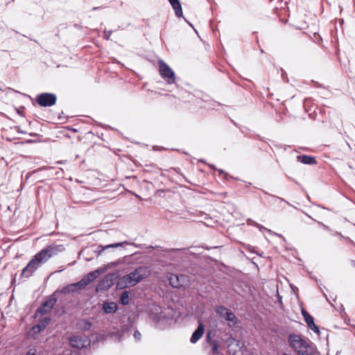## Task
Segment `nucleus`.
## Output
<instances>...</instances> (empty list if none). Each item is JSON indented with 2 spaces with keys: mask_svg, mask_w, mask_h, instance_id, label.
<instances>
[{
  "mask_svg": "<svg viewBox=\"0 0 355 355\" xmlns=\"http://www.w3.org/2000/svg\"><path fill=\"white\" fill-rule=\"evenodd\" d=\"M64 250V247L61 244H51L37 253L28 262L22 270V276L26 278L31 277L33 273L48 260Z\"/></svg>",
  "mask_w": 355,
  "mask_h": 355,
  "instance_id": "nucleus-1",
  "label": "nucleus"
},
{
  "mask_svg": "<svg viewBox=\"0 0 355 355\" xmlns=\"http://www.w3.org/2000/svg\"><path fill=\"white\" fill-rule=\"evenodd\" d=\"M291 347L297 355H311L314 354V348L308 340L303 339L297 334H291L288 337Z\"/></svg>",
  "mask_w": 355,
  "mask_h": 355,
  "instance_id": "nucleus-2",
  "label": "nucleus"
},
{
  "mask_svg": "<svg viewBox=\"0 0 355 355\" xmlns=\"http://www.w3.org/2000/svg\"><path fill=\"white\" fill-rule=\"evenodd\" d=\"M149 274V270L146 267H139L133 272H131L127 275H125L121 279V281L125 286H135L140 281L146 278Z\"/></svg>",
  "mask_w": 355,
  "mask_h": 355,
  "instance_id": "nucleus-3",
  "label": "nucleus"
},
{
  "mask_svg": "<svg viewBox=\"0 0 355 355\" xmlns=\"http://www.w3.org/2000/svg\"><path fill=\"white\" fill-rule=\"evenodd\" d=\"M216 313L222 318L225 320L230 327H234L239 323V319L228 308L219 306L215 309Z\"/></svg>",
  "mask_w": 355,
  "mask_h": 355,
  "instance_id": "nucleus-4",
  "label": "nucleus"
},
{
  "mask_svg": "<svg viewBox=\"0 0 355 355\" xmlns=\"http://www.w3.org/2000/svg\"><path fill=\"white\" fill-rule=\"evenodd\" d=\"M103 272V269H97L87 274L81 280L75 283L77 290L85 288L87 285L93 282Z\"/></svg>",
  "mask_w": 355,
  "mask_h": 355,
  "instance_id": "nucleus-5",
  "label": "nucleus"
},
{
  "mask_svg": "<svg viewBox=\"0 0 355 355\" xmlns=\"http://www.w3.org/2000/svg\"><path fill=\"white\" fill-rule=\"evenodd\" d=\"M56 96L51 93H43L36 97V102L41 107H51L56 103Z\"/></svg>",
  "mask_w": 355,
  "mask_h": 355,
  "instance_id": "nucleus-6",
  "label": "nucleus"
},
{
  "mask_svg": "<svg viewBox=\"0 0 355 355\" xmlns=\"http://www.w3.org/2000/svg\"><path fill=\"white\" fill-rule=\"evenodd\" d=\"M159 68L161 76L165 79L168 83L171 84L175 82V73L167 64L161 60L159 62Z\"/></svg>",
  "mask_w": 355,
  "mask_h": 355,
  "instance_id": "nucleus-7",
  "label": "nucleus"
},
{
  "mask_svg": "<svg viewBox=\"0 0 355 355\" xmlns=\"http://www.w3.org/2000/svg\"><path fill=\"white\" fill-rule=\"evenodd\" d=\"M170 284L173 288H180L187 284L188 279L185 275H178L176 274L170 273L168 276Z\"/></svg>",
  "mask_w": 355,
  "mask_h": 355,
  "instance_id": "nucleus-8",
  "label": "nucleus"
},
{
  "mask_svg": "<svg viewBox=\"0 0 355 355\" xmlns=\"http://www.w3.org/2000/svg\"><path fill=\"white\" fill-rule=\"evenodd\" d=\"M73 347L78 349L86 348L90 345V340L86 336H74L69 340Z\"/></svg>",
  "mask_w": 355,
  "mask_h": 355,
  "instance_id": "nucleus-9",
  "label": "nucleus"
},
{
  "mask_svg": "<svg viewBox=\"0 0 355 355\" xmlns=\"http://www.w3.org/2000/svg\"><path fill=\"white\" fill-rule=\"evenodd\" d=\"M124 244H130V243L127 241H123V242L116 243L110 244V245H98L97 249L95 251V252L97 253L98 256H99L104 250H105L107 249L122 247Z\"/></svg>",
  "mask_w": 355,
  "mask_h": 355,
  "instance_id": "nucleus-10",
  "label": "nucleus"
},
{
  "mask_svg": "<svg viewBox=\"0 0 355 355\" xmlns=\"http://www.w3.org/2000/svg\"><path fill=\"white\" fill-rule=\"evenodd\" d=\"M205 331L204 326L202 323H200L198 328L193 333L190 341L191 343H196L198 341L202 336Z\"/></svg>",
  "mask_w": 355,
  "mask_h": 355,
  "instance_id": "nucleus-11",
  "label": "nucleus"
},
{
  "mask_svg": "<svg viewBox=\"0 0 355 355\" xmlns=\"http://www.w3.org/2000/svg\"><path fill=\"white\" fill-rule=\"evenodd\" d=\"M117 304L115 302H104L102 309L105 313H114L117 311Z\"/></svg>",
  "mask_w": 355,
  "mask_h": 355,
  "instance_id": "nucleus-12",
  "label": "nucleus"
},
{
  "mask_svg": "<svg viewBox=\"0 0 355 355\" xmlns=\"http://www.w3.org/2000/svg\"><path fill=\"white\" fill-rule=\"evenodd\" d=\"M172 6L175 15L178 17H182V6L179 0H168Z\"/></svg>",
  "mask_w": 355,
  "mask_h": 355,
  "instance_id": "nucleus-13",
  "label": "nucleus"
},
{
  "mask_svg": "<svg viewBox=\"0 0 355 355\" xmlns=\"http://www.w3.org/2000/svg\"><path fill=\"white\" fill-rule=\"evenodd\" d=\"M172 6L175 15L178 17H182V6L179 0H168Z\"/></svg>",
  "mask_w": 355,
  "mask_h": 355,
  "instance_id": "nucleus-14",
  "label": "nucleus"
},
{
  "mask_svg": "<svg viewBox=\"0 0 355 355\" xmlns=\"http://www.w3.org/2000/svg\"><path fill=\"white\" fill-rule=\"evenodd\" d=\"M297 159L304 164L313 165L316 164L315 158L308 155H298Z\"/></svg>",
  "mask_w": 355,
  "mask_h": 355,
  "instance_id": "nucleus-15",
  "label": "nucleus"
},
{
  "mask_svg": "<svg viewBox=\"0 0 355 355\" xmlns=\"http://www.w3.org/2000/svg\"><path fill=\"white\" fill-rule=\"evenodd\" d=\"M78 328L81 330H88L92 327V322L87 320H80L77 323Z\"/></svg>",
  "mask_w": 355,
  "mask_h": 355,
  "instance_id": "nucleus-16",
  "label": "nucleus"
},
{
  "mask_svg": "<svg viewBox=\"0 0 355 355\" xmlns=\"http://www.w3.org/2000/svg\"><path fill=\"white\" fill-rule=\"evenodd\" d=\"M302 315L304 318V320L307 324V326L311 327V324H313V322H314L313 318L304 310H302Z\"/></svg>",
  "mask_w": 355,
  "mask_h": 355,
  "instance_id": "nucleus-17",
  "label": "nucleus"
},
{
  "mask_svg": "<svg viewBox=\"0 0 355 355\" xmlns=\"http://www.w3.org/2000/svg\"><path fill=\"white\" fill-rule=\"evenodd\" d=\"M121 303L123 305H127L129 304V292L124 291L123 292L121 296Z\"/></svg>",
  "mask_w": 355,
  "mask_h": 355,
  "instance_id": "nucleus-18",
  "label": "nucleus"
},
{
  "mask_svg": "<svg viewBox=\"0 0 355 355\" xmlns=\"http://www.w3.org/2000/svg\"><path fill=\"white\" fill-rule=\"evenodd\" d=\"M55 304V299H49L46 300L45 302H44L42 304L46 306L49 310H51L52 308L54 306Z\"/></svg>",
  "mask_w": 355,
  "mask_h": 355,
  "instance_id": "nucleus-19",
  "label": "nucleus"
},
{
  "mask_svg": "<svg viewBox=\"0 0 355 355\" xmlns=\"http://www.w3.org/2000/svg\"><path fill=\"white\" fill-rule=\"evenodd\" d=\"M212 345V352L214 354H217L218 351V348L220 347V342L218 340H214L211 342Z\"/></svg>",
  "mask_w": 355,
  "mask_h": 355,
  "instance_id": "nucleus-20",
  "label": "nucleus"
},
{
  "mask_svg": "<svg viewBox=\"0 0 355 355\" xmlns=\"http://www.w3.org/2000/svg\"><path fill=\"white\" fill-rule=\"evenodd\" d=\"M51 319L49 317H45L42 320H41L39 322L41 324L42 328L45 329V327L49 324Z\"/></svg>",
  "mask_w": 355,
  "mask_h": 355,
  "instance_id": "nucleus-21",
  "label": "nucleus"
},
{
  "mask_svg": "<svg viewBox=\"0 0 355 355\" xmlns=\"http://www.w3.org/2000/svg\"><path fill=\"white\" fill-rule=\"evenodd\" d=\"M78 290L77 288L76 287L75 283L69 284L64 288V291L68 293L76 292Z\"/></svg>",
  "mask_w": 355,
  "mask_h": 355,
  "instance_id": "nucleus-22",
  "label": "nucleus"
},
{
  "mask_svg": "<svg viewBox=\"0 0 355 355\" xmlns=\"http://www.w3.org/2000/svg\"><path fill=\"white\" fill-rule=\"evenodd\" d=\"M50 310L46 308L43 304L37 309V313H40L41 314H46Z\"/></svg>",
  "mask_w": 355,
  "mask_h": 355,
  "instance_id": "nucleus-23",
  "label": "nucleus"
},
{
  "mask_svg": "<svg viewBox=\"0 0 355 355\" xmlns=\"http://www.w3.org/2000/svg\"><path fill=\"white\" fill-rule=\"evenodd\" d=\"M43 329H44V328H42L41 324H40L39 323L33 326V330L35 333H39Z\"/></svg>",
  "mask_w": 355,
  "mask_h": 355,
  "instance_id": "nucleus-24",
  "label": "nucleus"
},
{
  "mask_svg": "<svg viewBox=\"0 0 355 355\" xmlns=\"http://www.w3.org/2000/svg\"><path fill=\"white\" fill-rule=\"evenodd\" d=\"M309 329H311L312 331H313L315 333L319 334L320 330L319 327L313 322V324H311V327H308Z\"/></svg>",
  "mask_w": 355,
  "mask_h": 355,
  "instance_id": "nucleus-25",
  "label": "nucleus"
},
{
  "mask_svg": "<svg viewBox=\"0 0 355 355\" xmlns=\"http://www.w3.org/2000/svg\"><path fill=\"white\" fill-rule=\"evenodd\" d=\"M309 329H311L312 331H313L315 333L319 334L320 330L319 327L313 322V324H311V327H308Z\"/></svg>",
  "mask_w": 355,
  "mask_h": 355,
  "instance_id": "nucleus-26",
  "label": "nucleus"
},
{
  "mask_svg": "<svg viewBox=\"0 0 355 355\" xmlns=\"http://www.w3.org/2000/svg\"><path fill=\"white\" fill-rule=\"evenodd\" d=\"M166 317V315L164 313V311H161L159 315L157 316L156 320L157 321L161 320L163 318H165Z\"/></svg>",
  "mask_w": 355,
  "mask_h": 355,
  "instance_id": "nucleus-27",
  "label": "nucleus"
},
{
  "mask_svg": "<svg viewBox=\"0 0 355 355\" xmlns=\"http://www.w3.org/2000/svg\"><path fill=\"white\" fill-rule=\"evenodd\" d=\"M134 337L136 340H139L141 339V335L137 330H136L134 333Z\"/></svg>",
  "mask_w": 355,
  "mask_h": 355,
  "instance_id": "nucleus-28",
  "label": "nucleus"
},
{
  "mask_svg": "<svg viewBox=\"0 0 355 355\" xmlns=\"http://www.w3.org/2000/svg\"><path fill=\"white\" fill-rule=\"evenodd\" d=\"M112 34V32L111 31H108L107 33H105V38L108 40L110 39V37Z\"/></svg>",
  "mask_w": 355,
  "mask_h": 355,
  "instance_id": "nucleus-29",
  "label": "nucleus"
},
{
  "mask_svg": "<svg viewBox=\"0 0 355 355\" xmlns=\"http://www.w3.org/2000/svg\"><path fill=\"white\" fill-rule=\"evenodd\" d=\"M26 355H36L35 350L32 352V350H30Z\"/></svg>",
  "mask_w": 355,
  "mask_h": 355,
  "instance_id": "nucleus-30",
  "label": "nucleus"
},
{
  "mask_svg": "<svg viewBox=\"0 0 355 355\" xmlns=\"http://www.w3.org/2000/svg\"><path fill=\"white\" fill-rule=\"evenodd\" d=\"M322 227H324V229L325 230H327L328 229V227L326 226L325 225L322 224Z\"/></svg>",
  "mask_w": 355,
  "mask_h": 355,
  "instance_id": "nucleus-31",
  "label": "nucleus"
},
{
  "mask_svg": "<svg viewBox=\"0 0 355 355\" xmlns=\"http://www.w3.org/2000/svg\"><path fill=\"white\" fill-rule=\"evenodd\" d=\"M207 339H209V338H210L209 334H207Z\"/></svg>",
  "mask_w": 355,
  "mask_h": 355,
  "instance_id": "nucleus-32",
  "label": "nucleus"
},
{
  "mask_svg": "<svg viewBox=\"0 0 355 355\" xmlns=\"http://www.w3.org/2000/svg\"><path fill=\"white\" fill-rule=\"evenodd\" d=\"M112 264L114 265V266H116L117 263H112Z\"/></svg>",
  "mask_w": 355,
  "mask_h": 355,
  "instance_id": "nucleus-33",
  "label": "nucleus"
},
{
  "mask_svg": "<svg viewBox=\"0 0 355 355\" xmlns=\"http://www.w3.org/2000/svg\"><path fill=\"white\" fill-rule=\"evenodd\" d=\"M354 266H355V262H354Z\"/></svg>",
  "mask_w": 355,
  "mask_h": 355,
  "instance_id": "nucleus-34",
  "label": "nucleus"
},
{
  "mask_svg": "<svg viewBox=\"0 0 355 355\" xmlns=\"http://www.w3.org/2000/svg\"><path fill=\"white\" fill-rule=\"evenodd\" d=\"M0 90H1V89L0 88Z\"/></svg>",
  "mask_w": 355,
  "mask_h": 355,
  "instance_id": "nucleus-35",
  "label": "nucleus"
}]
</instances>
